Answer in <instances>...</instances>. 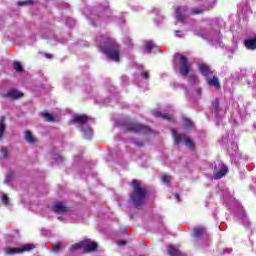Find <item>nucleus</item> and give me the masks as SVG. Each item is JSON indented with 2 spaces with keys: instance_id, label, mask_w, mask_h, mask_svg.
<instances>
[{
  "instance_id": "nucleus-1",
  "label": "nucleus",
  "mask_w": 256,
  "mask_h": 256,
  "mask_svg": "<svg viewBox=\"0 0 256 256\" xmlns=\"http://www.w3.org/2000/svg\"><path fill=\"white\" fill-rule=\"evenodd\" d=\"M97 43L102 52L107 55L108 59L118 63L119 61V46L115 43V40L107 36H99L97 38Z\"/></svg>"
},
{
  "instance_id": "nucleus-2",
  "label": "nucleus",
  "mask_w": 256,
  "mask_h": 256,
  "mask_svg": "<svg viewBox=\"0 0 256 256\" xmlns=\"http://www.w3.org/2000/svg\"><path fill=\"white\" fill-rule=\"evenodd\" d=\"M131 186L133 191L130 194V201H132L136 209H139L145 203V199H147V188L136 179L131 181Z\"/></svg>"
},
{
  "instance_id": "nucleus-3",
  "label": "nucleus",
  "mask_w": 256,
  "mask_h": 256,
  "mask_svg": "<svg viewBox=\"0 0 256 256\" xmlns=\"http://www.w3.org/2000/svg\"><path fill=\"white\" fill-rule=\"evenodd\" d=\"M172 136L174 139V145H180V143H184L187 149L190 151H195V142L187 134L177 133L176 129H172Z\"/></svg>"
},
{
  "instance_id": "nucleus-4",
  "label": "nucleus",
  "mask_w": 256,
  "mask_h": 256,
  "mask_svg": "<svg viewBox=\"0 0 256 256\" xmlns=\"http://www.w3.org/2000/svg\"><path fill=\"white\" fill-rule=\"evenodd\" d=\"M33 249H35V246H33L32 244H25L19 248L7 247L4 249V253L5 255H18L21 253L33 251Z\"/></svg>"
},
{
  "instance_id": "nucleus-5",
  "label": "nucleus",
  "mask_w": 256,
  "mask_h": 256,
  "mask_svg": "<svg viewBox=\"0 0 256 256\" xmlns=\"http://www.w3.org/2000/svg\"><path fill=\"white\" fill-rule=\"evenodd\" d=\"M180 57V73L184 76L189 75L191 73V65H189V61L187 57L183 55H179Z\"/></svg>"
},
{
  "instance_id": "nucleus-6",
  "label": "nucleus",
  "mask_w": 256,
  "mask_h": 256,
  "mask_svg": "<svg viewBox=\"0 0 256 256\" xmlns=\"http://www.w3.org/2000/svg\"><path fill=\"white\" fill-rule=\"evenodd\" d=\"M87 121H89V118L86 115L75 114L72 116L70 123L72 125H84V123H87Z\"/></svg>"
},
{
  "instance_id": "nucleus-7",
  "label": "nucleus",
  "mask_w": 256,
  "mask_h": 256,
  "mask_svg": "<svg viewBox=\"0 0 256 256\" xmlns=\"http://www.w3.org/2000/svg\"><path fill=\"white\" fill-rule=\"evenodd\" d=\"M83 249L84 253H93L99 249V245L97 242H85L83 241Z\"/></svg>"
},
{
  "instance_id": "nucleus-8",
  "label": "nucleus",
  "mask_w": 256,
  "mask_h": 256,
  "mask_svg": "<svg viewBox=\"0 0 256 256\" xmlns=\"http://www.w3.org/2000/svg\"><path fill=\"white\" fill-rule=\"evenodd\" d=\"M206 83L209 85V87H214L215 89H220L221 87V83L219 82V78H217V76H207Z\"/></svg>"
},
{
  "instance_id": "nucleus-9",
  "label": "nucleus",
  "mask_w": 256,
  "mask_h": 256,
  "mask_svg": "<svg viewBox=\"0 0 256 256\" xmlns=\"http://www.w3.org/2000/svg\"><path fill=\"white\" fill-rule=\"evenodd\" d=\"M152 115L156 117V119H164L166 121H172L173 117L165 112H161L159 110H153Z\"/></svg>"
},
{
  "instance_id": "nucleus-10",
  "label": "nucleus",
  "mask_w": 256,
  "mask_h": 256,
  "mask_svg": "<svg viewBox=\"0 0 256 256\" xmlns=\"http://www.w3.org/2000/svg\"><path fill=\"white\" fill-rule=\"evenodd\" d=\"M43 119L48 121V123H53L55 121H59V114H51L49 112H42L41 113Z\"/></svg>"
},
{
  "instance_id": "nucleus-11",
  "label": "nucleus",
  "mask_w": 256,
  "mask_h": 256,
  "mask_svg": "<svg viewBox=\"0 0 256 256\" xmlns=\"http://www.w3.org/2000/svg\"><path fill=\"white\" fill-rule=\"evenodd\" d=\"M185 15H187V7L181 6L176 9V19L178 21L183 22Z\"/></svg>"
},
{
  "instance_id": "nucleus-12",
  "label": "nucleus",
  "mask_w": 256,
  "mask_h": 256,
  "mask_svg": "<svg viewBox=\"0 0 256 256\" xmlns=\"http://www.w3.org/2000/svg\"><path fill=\"white\" fill-rule=\"evenodd\" d=\"M199 70L200 73L206 78L213 75V71H211V68L207 64H199Z\"/></svg>"
},
{
  "instance_id": "nucleus-13",
  "label": "nucleus",
  "mask_w": 256,
  "mask_h": 256,
  "mask_svg": "<svg viewBox=\"0 0 256 256\" xmlns=\"http://www.w3.org/2000/svg\"><path fill=\"white\" fill-rule=\"evenodd\" d=\"M54 213H67L68 209L63 202H56L53 206Z\"/></svg>"
},
{
  "instance_id": "nucleus-14",
  "label": "nucleus",
  "mask_w": 256,
  "mask_h": 256,
  "mask_svg": "<svg viewBox=\"0 0 256 256\" xmlns=\"http://www.w3.org/2000/svg\"><path fill=\"white\" fill-rule=\"evenodd\" d=\"M25 140L27 141V143H29V145H35V143H37V137L33 135V132H31V130H27L25 132Z\"/></svg>"
},
{
  "instance_id": "nucleus-15",
  "label": "nucleus",
  "mask_w": 256,
  "mask_h": 256,
  "mask_svg": "<svg viewBox=\"0 0 256 256\" xmlns=\"http://www.w3.org/2000/svg\"><path fill=\"white\" fill-rule=\"evenodd\" d=\"M4 97H7L8 99H19L20 97H23V93L17 90H10L4 94Z\"/></svg>"
},
{
  "instance_id": "nucleus-16",
  "label": "nucleus",
  "mask_w": 256,
  "mask_h": 256,
  "mask_svg": "<svg viewBox=\"0 0 256 256\" xmlns=\"http://www.w3.org/2000/svg\"><path fill=\"white\" fill-rule=\"evenodd\" d=\"M168 254L170 256H183V253H181L179 249L175 248L174 246L168 247Z\"/></svg>"
},
{
  "instance_id": "nucleus-17",
  "label": "nucleus",
  "mask_w": 256,
  "mask_h": 256,
  "mask_svg": "<svg viewBox=\"0 0 256 256\" xmlns=\"http://www.w3.org/2000/svg\"><path fill=\"white\" fill-rule=\"evenodd\" d=\"M182 123H183V126L186 129H193V128H195V123H193V121H191V119H189V118H184Z\"/></svg>"
},
{
  "instance_id": "nucleus-18",
  "label": "nucleus",
  "mask_w": 256,
  "mask_h": 256,
  "mask_svg": "<svg viewBox=\"0 0 256 256\" xmlns=\"http://www.w3.org/2000/svg\"><path fill=\"white\" fill-rule=\"evenodd\" d=\"M127 129H147V127L141 125L139 122L132 121L129 123Z\"/></svg>"
},
{
  "instance_id": "nucleus-19",
  "label": "nucleus",
  "mask_w": 256,
  "mask_h": 256,
  "mask_svg": "<svg viewBox=\"0 0 256 256\" xmlns=\"http://www.w3.org/2000/svg\"><path fill=\"white\" fill-rule=\"evenodd\" d=\"M225 177V166H222L219 172H216L213 175V179L218 180V179H223Z\"/></svg>"
},
{
  "instance_id": "nucleus-20",
  "label": "nucleus",
  "mask_w": 256,
  "mask_h": 256,
  "mask_svg": "<svg viewBox=\"0 0 256 256\" xmlns=\"http://www.w3.org/2000/svg\"><path fill=\"white\" fill-rule=\"evenodd\" d=\"M82 135L84 139H92L93 138V129H83Z\"/></svg>"
},
{
  "instance_id": "nucleus-21",
  "label": "nucleus",
  "mask_w": 256,
  "mask_h": 256,
  "mask_svg": "<svg viewBox=\"0 0 256 256\" xmlns=\"http://www.w3.org/2000/svg\"><path fill=\"white\" fill-rule=\"evenodd\" d=\"M205 233V229L201 227L194 228L193 235L196 238L203 237V234Z\"/></svg>"
},
{
  "instance_id": "nucleus-22",
  "label": "nucleus",
  "mask_w": 256,
  "mask_h": 256,
  "mask_svg": "<svg viewBox=\"0 0 256 256\" xmlns=\"http://www.w3.org/2000/svg\"><path fill=\"white\" fill-rule=\"evenodd\" d=\"M78 249H83V241L75 243L70 247V251H78Z\"/></svg>"
},
{
  "instance_id": "nucleus-23",
  "label": "nucleus",
  "mask_w": 256,
  "mask_h": 256,
  "mask_svg": "<svg viewBox=\"0 0 256 256\" xmlns=\"http://www.w3.org/2000/svg\"><path fill=\"white\" fill-rule=\"evenodd\" d=\"M213 107H214V113H215L216 117H219V113L221 111V109L219 108V100H215L213 102Z\"/></svg>"
},
{
  "instance_id": "nucleus-24",
  "label": "nucleus",
  "mask_w": 256,
  "mask_h": 256,
  "mask_svg": "<svg viewBox=\"0 0 256 256\" xmlns=\"http://www.w3.org/2000/svg\"><path fill=\"white\" fill-rule=\"evenodd\" d=\"M161 181L162 183H165V185H169L171 183V176L168 174H163Z\"/></svg>"
},
{
  "instance_id": "nucleus-25",
  "label": "nucleus",
  "mask_w": 256,
  "mask_h": 256,
  "mask_svg": "<svg viewBox=\"0 0 256 256\" xmlns=\"http://www.w3.org/2000/svg\"><path fill=\"white\" fill-rule=\"evenodd\" d=\"M153 47H155L153 41L146 42V51H148V53H151V49H153Z\"/></svg>"
},
{
  "instance_id": "nucleus-26",
  "label": "nucleus",
  "mask_w": 256,
  "mask_h": 256,
  "mask_svg": "<svg viewBox=\"0 0 256 256\" xmlns=\"http://www.w3.org/2000/svg\"><path fill=\"white\" fill-rule=\"evenodd\" d=\"M14 69L18 73H21V71H23V66L19 62H14Z\"/></svg>"
},
{
  "instance_id": "nucleus-27",
  "label": "nucleus",
  "mask_w": 256,
  "mask_h": 256,
  "mask_svg": "<svg viewBox=\"0 0 256 256\" xmlns=\"http://www.w3.org/2000/svg\"><path fill=\"white\" fill-rule=\"evenodd\" d=\"M2 203L6 206L9 205V196L7 194L2 195Z\"/></svg>"
},
{
  "instance_id": "nucleus-28",
  "label": "nucleus",
  "mask_w": 256,
  "mask_h": 256,
  "mask_svg": "<svg viewBox=\"0 0 256 256\" xmlns=\"http://www.w3.org/2000/svg\"><path fill=\"white\" fill-rule=\"evenodd\" d=\"M197 81H198L197 76H195L194 74H190L189 82L190 83H197Z\"/></svg>"
},
{
  "instance_id": "nucleus-29",
  "label": "nucleus",
  "mask_w": 256,
  "mask_h": 256,
  "mask_svg": "<svg viewBox=\"0 0 256 256\" xmlns=\"http://www.w3.org/2000/svg\"><path fill=\"white\" fill-rule=\"evenodd\" d=\"M4 159H7V157H9V150L7 148H2V151H1Z\"/></svg>"
},
{
  "instance_id": "nucleus-30",
  "label": "nucleus",
  "mask_w": 256,
  "mask_h": 256,
  "mask_svg": "<svg viewBox=\"0 0 256 256\" xmlns=\"http://www.w3.org/2000/svg\"><path fill=\"white\" fill-rule=\"evenodd\" d=\"M5 127V116H2L0 118V129H3Z\"/></svg>"
},
{
  "instance_id": "nucleus-31",
  "label": "nucleus",
  "mask_w": 256,
  "mask_h": 256,
  "mask_svg": "<svg viewBox=\"0 0 256 256\" xmlns=\"http://www.w3.org/2000/svg\"><path fill=\"white\" fill-rule=\"evenodd\" d=\"M141 77H142L143 79H149V72H148V71L142 72V73H141Z\"/></svg>"
},
{
  "instance_id": "nucleus-32",
  "label": "nucleus",
  "mask_w": 256,
  "mask_h": 256,
  "mask_svg": "<svg viewBox=\"0 0 256 256\" xmlns=\"http://www.w3.org/2000/svg\"><path fill=\"white\" fill-rule=\"evenodd\" d=\"M52 249L53 251H59L61 249V244H53Z\"/></svg>"
},
{
  "instance_id": "nucleus-33",
  "label": "nucleus",
  "mask_w": 256,
  "mask_h": 256,
  "mask_svg": "<svg viewBox=\"0 0 256 256\" xmlns=\"http://www.w3.org/2000/svg\"><path fill=\"white\" fill-rule=\"evenodd\" d=\"M29 3H33V0H26V1H23V2H18V5H29Z\"/></svg>"
},
{
  "instance_id": "nucleus-34",
  "label": "nucleus",
  "mask_w": 256,
  "mask_h": 256,
  "mask_svg": "<svg viewBox=\"0 0 256 256\" xmlns=\"http://www.w3.org/2000/svg\"><path fill=\"white\" fill-rule=\"evenodd\" d=\"M117 245H119L120 247H123V245H127V241H125V240H118L117 241Z\"/></svg>"
},
{
  "instance_id": "nucleus-35",
  "label": "nucleus",
  "mask_w": 256,
  "mask_h": 256,
  "mask_svg": "<svg viewBox=\"0 0 256 256\" xmlns=\"http://www.w3.org/2000/svg\"><path fill=\"white\" fill-rule=\"evenodd\" d=\"M214 43H217L219 47H223V42L219 40V37L214 39Z\"/></svg>"
},
{
  "instance_id": "nucleus-36",
  "label": "nucleus",
  "mask_w": 256,
  "mask_h": 256,
  "mask_svg": "<svg viewBox=\"0 0 256 256\" xmlns=\"http://www.w3.org/2000/svg\"><path fill=\"white\" fill-rule=\"evenodd\" d=\"M3 135H5V129H0V139H3Z\"/></svg>"
},
{
  "instance_id": "nucleus-37",
  "label": "nucleus",
  "mask_w": 256,
  "mask_h": 256,
  "mask_svg": "<svg viewBox=\"0 0 256 256\" xmlns=\"http://www.w3.org/2000/svg\"><path fill=\"white\" fill-rule=\"evenodd\" d=\"M175 35H176V37H181V31H176Z\"/></svg>"
},
{
  "instance_id": "nucleus-38",
  "label": "nucleus",
  "mask_w": 256,
  "mask_h": 256,
  "mask_svg": "<svg viewBox=\"0 0 256 256\" xmlns=\"http://www.w3.org/2000/svg\"><path fill=\"white\" fill-rule=\"evenodd\" d=\"M175 198L178 200V201H181V196L179 194H175Z\"/></svg>"
},
{
  "instance_id": "nucleus-39",
  "label": "nucleus",
  "mask_w": 256,
  "mask_h": 256,
  "mask_svg": "<svg viewBox=\"0 0 256 256\" xmlns=\"http://www.w3.org/2000/svg\"><path fill=\"white\" fill-rule=\"evenodd\" d=\"M196 93H197V95H201V89H196Z\"/></svg>"
},
{
  "instance_id": "nucleus-40",
  "label": "nucleus",
  "mask_w": 256,
  "mask_h": 256,
  "mask_svg": "<svg viewBox=\"0 0 256 256\" xmlns=\"http://www.w3.org/2000/svg\"><path fill=\"white\" fill-rule=\"evenodd\" d=\"M46 57H47V59H51V58L53 57V55H51V54H46Z\"/></svg>"
},
{
  "instance_id": "nucleus-41",
  "label": "nucleus",
  "mask_w": 256,
  "mask_h": 256,
  "mask_svg": "<svg viewBox=\"0 0 256 256\" xmlns=\"http://www.w3.org/2000/svg\"><path fill=\"white\" fill-rule=\"evenodd\" d=\"M128 131H134L135 133H139L140 130H137V129H131V130H128Z\"/></svg>"
},
{
  "instance_id": "nucleus-42",
  "label": "nucleus",
  "mask_w": 256,
  "mask_h": 256,
  "mask_svg": "<svg viewBox=\"0 0 256 256\" xmlns=\"http://www.w3.org/2000/svg\"><path fill=\"white\" fill-rule=\"evenodd\" d=\"M229 171V168H225V174L227 175V172Z\"/></svg>"
},
{
  "instance_id": "nucleus-43",
  "label": "nucleus",
  "mask_w": 256,
  "mask_h": 256,
  "mask_svg": "<svg viewBox=\"0 0 256 256\" xmlns=\"http://www.w3.org/2000/svg\"><path fill=\"white\" fill-rule=\"evenodd\" d=\"M235 149H239V147L237 145H235Z\"/></svg>"
},
{
  "instance_id": "nucleus-44",
  "label": "nucleus",
  "mask_w": 256,
  "mask_h": 256,
  "mask_svg": "<svg viewBox=\"0 0 256 256\" xmlns=\"http://www.w3.org/2000/svg\"><path fill=\"white\" fill-rule=\"evenodd\" d=\"M194 14H196V15H197V14H199V12H194Z\"/></svg>"
},
{
  "instance_id": "nucleus-45",
  "label": "nucleus",
  "mask_w": 256,
  "mask_h": 256,
  "mask_svg": "<svg viewBox=\"0 0 256 256\" xmlns=\"http://www.w3.org/2000/svg\"><path fill=\"white\" fill-rule=\"evenodd\" d=\"M217 36L219 37V33L217 34Z\"/></svg>"
}]
</instances>
